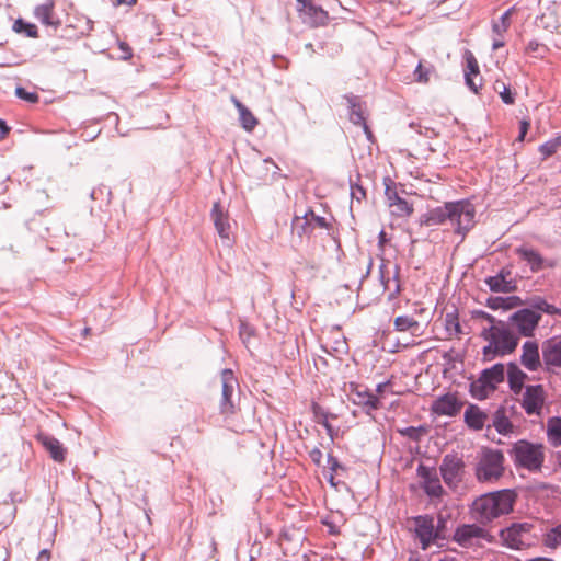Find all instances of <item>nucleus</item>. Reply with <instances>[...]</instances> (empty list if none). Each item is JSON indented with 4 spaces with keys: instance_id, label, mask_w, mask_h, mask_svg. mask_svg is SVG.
Listing matches in <instances>:
<instances>
[{
    "instance_id": "39448f33",
    "label": "nucleus",
    "mask_w": 561,
    "mask_h": 561,
    "mask_svg": "<svg viewBox=\"0 0 561 561\" xmlns=\"http://www.w3.org/2000/svg\"><path fill=\"white\" fill-rule=\"evenodd\" d=\"M477 459L474 476L479 482H495L503 477L505 458L501 450L482 448Z\"/></svg>"
},
{
    "instance_id": "de8ad7c7",
    "label": "nucleus",
    "mask_w": 561,
    "mask_h": 561,
    "mask_svg": "<svg viewBox=\"0 0 561 561\" xmlns=\"http://www.w3.org/2000/svg\"><path fill=\"white\" fill-rule=\"evenodd\" d=\"M15 95L19 99H22L28 103H36L39 99L38 94L36 92H28L22 87H18L15 89Z\"/></svg>"
},
{
    "instance_id": "864d4df0",
    "label": "nucleus",
    "mask_w": 561,
    "mask_h": 561,
    "mask_svg": "<svg viewBox=\"0 0 561 561\" xmlns=\"http://www.w3.org/2000/svg\"><path fill=\"white\" fill-rule=\"evenodd\" d=\"M529 126H530V123L526 119H523L519 124V134H518V137H517V140L518 141H524L525 139V136L529 129Z\"/></svg>"
},
{
    "instance_id": "c85d7f7f",
    "label": "nucleus",
    "mask_w": 561,
    "mask_h": 561,
    "mask_svg": "<svg viewBox=\"0 0 561 561\" xmlns=\"http://www.w3.org/2000/svg\"><path fill=\"white\" fill-rule=\"evenodd\" d=\"M463 417L468 427L474 431H480L485 425L488 414L484 413L478 405L469 404L465 411Z\"/></svg>"
},
{
    "instance_id": "1a4fd4ad",
    "label": "nucleus",
    "mask_w": 561,
    "mask_h": 561,
    "mask_svg": "<svg viewBox=\"0 0 561 561\" xmlns=\"http://www.w3.org/2000/svg\"><path fill=\"white\" fill-rule=\"evenodd\" d=\"M542 364L545 370L557 373L561 369V337L553 336L541 344Z\"/></svg>"
},
{
    "instance_id": "f704fd0d",
    "label": "nucleus",
    "mask_w": 561,
    "mask_h": 561,
    "mask_svg": "<svg viewBox=\"0 0 561 561\" xmlns=\"http://www.w3.org/2000/svg\"><path fill=\"white\" fill-rule=\"evenodd\" d=\"M495 389L488 385V382L479 377L477 380H473L470 383V394L477 400H483L488 398V396L493 392Z\"/></svg>"
},
{
    "instance_id": "6e6552de",
    "label": "nucleus",
    "mask_w": 561,
    "mask_h": 561,
    "mask_svg": "<svg viewBox=\"0 0 561 561\" xmlns=\"http://www.w3.org/2000/svg\"><path fill=\"white\" fill-rule=\"evenodd\" d=\"M439 471L444 482L449 488H456L461 482L465 473L462 457L457 454L445 455L439 466Z\"/></svg>"
},
{
    "instance_id": "cd10ccee",
    "label": "nucleus",
    "mask_w": 561,
    "mask_h": 561,
    "mask_svg": "<svg viewBox=\"0 0 561 561\" xmlns=\"http://www.w3.org/2000/svg\"><path fill=\"white\" fill-rule=\"evenodd\" d=\"M492 426L499 434L508 435L513 433L514 425L510 420L508 410L506 407L501 405L492 415Z\"/></svg>"
},
{
    "instance_id": "c03bdc74",
    "label": "nucleus",
    "mask_w": 561,
    "mask_h": 561,
    "mask_svg": "<svg viewBox=\"0 0 561 561\" xmlns=\"http://www.w3.org/2000/svg\"><path fill=\"white\" fill-rule=\"evenodd\" d=\"M433 71V66H424L422 61H420L414 70L415 81L419 83H427L430 81V75Z\"/></svg>"
},
{
    "instance_id": "13d9d810",
    "label": "nucleus",
    "mask_w": 561,
    "mask_h": 561,
    "mask_svg": "<svg viewBox=\"0 0 561 561\" xmlns=\"http://www.w3.org/2000/svg\"><path fill=\"white\" fill-rule=\"evenodd\" d=\"M119 48H121V50L124 53V58H125V59H128V58H130V57H131V55H133V54H131V48L128 46V44H127V43H125V42H121V43H119Z\"/></svg>"
},
{
    "instance_id": "7c9ffc66",
    "label": "nucleus",
    "mask_w": 561,
    "mask_h": 561,
    "mask_svg": "<svg viewBox=\"0 0 561 561\" xmlns=\"http://www.w3.org/2000/svg\"><path fill=\"white\" fill-rule=\"evenodd\" d=\"M485 283L490 290L494 293H511L516 288L514 282L506 279V276L502 272L495 276L488 277Z\"/></svg>"
},
{
    "instance_id": "7ed1b4c3",
    "label": "nucleus",
    "mask_w": 561,
    "mask_h": 561,
    "mask_svg": "<svg viewBox=\"0 0 561 561\" xmlns=\"http://www.w3.org/2000/svg\"><path fill=\"white\" fill-rule=\"evenodd\" d=\"M504 547L511 550H526L538 543L540 534L538 525L533 519L513 522L499 533Z\"/></svg>"
},
{
    "instance_id": "603ef678",
    "label": "nucleus",
    "mask_w": 561,
    "mask_h": 561,
    "mask_svg": "<svg viewBox=\"0 0 561 561\" xmlns=\"http://www.w3.org/2000/svg\"><path fill=\"white\" fill-rule=\"evenodd\" d=\"M309 457H310L311 461H312L314 465L320 466V465H321V461H322L323 454H322V451L320 450V448L314 447V448H312V449L309 451Z\"/></svg>"
},
{
    "instance_id": "09e8293b",
    "label": "nucleus",
    "mask_w": 561,
    "mask_h": 561,
    "mask_svg": "<svg viewBox=\"0 0 561 561\" xmlns=\"http://www.w3.org/2000/svg\"><path fill=\"white\" fill-rule=\"evenodd\" d=\"M526 53L527 54H536V56H543V54L548 50V48L540 44L539 42L537 41H530L526 48H525Z\"/></svg>"
},
{
    "instance_id": "052dcab7",
    "label": "nucleus",
    "mask_w": 561,
    "mask_h": 561,
    "mask_svg": "<svg viewBox=\"0 0 561 561\" xmlns=\"http://www.w3.org/2000/svg\"><path fill=\"white\" fill-rule=\"evenodd\" d=\"M504 41H503V37H500V36H496L494 39H493V43H492V49L493 50H497L499 48L503 47L504 46Z\"/></svg>"
},
{
    "instance_id": "ea45409f",
    "label": "nucleus",
    "mask_w": 561,
    "mask_h": 561,
    "mask_svg": "<svg viewBox=\"0 0 561 561\" xmlns=\"http://www.w3.org/2000/svg\"><path fill=\"white\" fill-rule=\"evenodd\" d=\"M543 543L546 547L551 549H556L561 545V524L546 534Z\"/></svg>"
},
{
    "instance_id": "e2e57ef3",
    "label": "nucleus",
    "mask_w": 561,
    "mask_h": 561,
    "mask_svg": "<svg viewBox=\"0 0 561 561\" xmlns=\"http://www.w3.org/2000/svg\"><path fill=\"white\" fill-rule=\"evenodd\" d=\"M50 552L47 549H43L38 554V561H49Z\"/></svg>"
},
{
    "instance_id": "f8f14e48",
    "label": "nucleus",
    "mask_w": 561,
    "mask_h": 561,
    "mask_svg": "<svg viewBox=\"0 0 561 561\" xmlns=\"http://www.w3.org/2000/svg\"><path fill=\"white\" fill-rule=\"evenodd\" d=\"M298 12L302 21L310 26L325 25L328 21V12L321 7L316 5L312 0H297Z\"/></svg>"
},
{
    "instance_id": "b1692460",
    "label": "nucleus",
    "mask_w": 561,
    "mask_h": 561,
    "mask_svg": "<svg viewBox=\"0 0 561 561\" xmlns=\"http://www.w3.org/2000/svg\"><path fill=\"white\" fill-rule=\"evenodd\" d=\"M465 60L467 65L465 70L466 84L472 92L478 93L479 88H481V78H479V82L476 81L480 75L478 61L470 50H466Z\"/></svg>"
},
{
    "instance_id": "37998d69",
    "label": "nucleus",
    "mask_w": 561,
    "mask_h": 561,
    "mask_svg": "<svg viewBox=\"0 0 561 561\" xmlns=\"http://www.w3.org/2000/svg\"><path fill=\"white\" fill-rule=\"evenodd\" d=\"M533 307L539 311H542L547 314H561V310L553 305L547 302L543 298H536L533 301Z\"/></svg>"
},
{
    "instance_id": "79ce46f5",
    "label": "nucleus",
    "mask_w": 561,
    "mask_h": 561,
    "mask_svg": "<svg viewBox=\"0 0 561 561\" xmlns=\"http://www.w3.org/2000/svg\"><path fill=\"white\" fill-rule=\"evenodd\" d=\"M561 147V140L557 136L539 147V152L543 156V159L552 156Z\"/></svg>"
},
{
    "instance_id": "393cba45",
    "label": "nucleus",
    "mask_w": 561,
    "mask_h": 561,
    "mask_svg": "<svg viewBox=\"0 0 561 561\" xmlns=\"http://www.w3.org/2000/svg\"><path fill=\"white\" fill-rule=\"evenodd\" d=\"M449 217L448 213V202L443 206L435 207L430 209L425 214L420 216L419 222L421 226L433 227L440 226L447 222V218Z\"/></svg>"
},
{
    "instance_id": "0e129e2a",
    "label": "nucleus",
    "mask_w": 561,
    "mask_h": 561,
    "mask_svg": "<svg viewBox=\"0 0 561 561\" xmlns=\"http://www.w3.org/2000/svg\"><path fill=\"white\" fill-rule=\"evenodd\" d=\"M322 425L325 427V430L328 431L329 435L332 437L333 436V427H332V425L328 421H324L322 423Z\"/></svg>"
},
{
    "instance_id": "72a5a7b5",
    "label": "nucleus",
    "mask_w": 561,
    "mask_h": 561,
    "mask_svg": "<svg viewBox=\"0 0 561 561\" xmlns=\"http://www.w3.org/2000/svg\"><path fill=\"white\" fill-rule=\"evenodd\" d=\"M505 368L504 365L497 363L490 368L482 370L480 377H482L488 385L496 389V386L504 380Z\"/></svg>"
},
{
    "instance_id": "f3484780",
    "label": "nucleus",
    "mask_w": 561,
    "mask_h": 561,
    "mask_svg": "<svg viewBox=\"0 0 561 561\" xmlns=\"http://www.w3.org/2000/svg\"><path fill=\"white\" fill-rule=\"evenodd\" d=\"M463 403L455 393H446L438 397L432 404V411L437 415L456 416Z\"/></svg>"
},
{
    "instance_id": "a211bd4d",
    "label": "nucleus",
    "mask_w": 561,
    "mask_h": 561,
    "mask_svg": "<svg viewBox=\"0 0 561 561\" xmlns=\"http://www.w3.org/2000/svg\"><path fill=\"white\" fill-rule=\"evenodd\" d=\"M537 26L551 33H561V7L553 3L545 9L536 20Z\"/></svg>"
},
{
    "instance_id": "ddd939ff",
    "label": "nucleus",
    "mask_w": 561,
    "mask_h": 561,
    "mask_svg": "<svg viewBox=\"0 0 561 561\" xmlns=\"http://www.w3.org/2000/svg\"><path fill=\"white\" fill-rule=\"evenodd\" d=\"M514 252L516 255L519 256V259H522L528 264L533 273H538L545 267L553 268L557 264L556 261L545 260L536 249L528 244H523L520 247L515 248Z\"/></svg>"
},
{
    "instance_id": "774afa93",
    "label": "nucleus",
    "mask_w": 561,
    "mask_h": 561,
    "mask_svg": "<svg viewBox=\"0 0 561 561\" xmlns=\"http://www.w3.org/2000/svg\"><path fill=\"white\" fill-rule=\"evenodd\" d=\"M528 561H553V560L549 559V558L539 557V558L530 559Z\"/></svg>"
},
{
    "instance_id": "680f3d73",
    "label": "nucleus",
    "mask_w": 561,
    "mask_h": 561,
    "mask_svg": "<svg viewBox=\"0 0 561 561\" xmlns=\"http://www.w3.org/2000/svg\"><path fill=\"white\" fill-rule=\"evenodd\" d=\"M385 268H386L385 263H381L379 266L380 279H381L382 284L385 285V288H387L389 279H387V282L385 280Z\"/></svg>"
},
{
    "instance_id": "a18cd8bd",
    "label": "nucleus",
    "mask_w": 561,
    "mask_h": 561,
    "mask_svg": "<svg viewBox=\"0 0 561 561\" xmlns=\"http://www.w3.org/2000/svg\"><path fill=\"white\" fill-rule=\"evenodd\" d=\"M485 305L492 310L512 309V305H505V297H500V296L488 298Z\"/></svg>"
},
{
    "instance_id": "473e14b6",
    "label": "nucleus",
    "mask_w": 561,
    "mask_h": 561,
    "mask_svg": "<svg viewBox=\"0 0 561 561\" xmlns=\"http://www.w3.org/2000/svg\"><path fill=\"white\" fill-rule=\"evenodd\" d=\"M394 330L398 332H410L412 335H420L421 324L411 316H399L393 322Z\"/></svg>"
},
{
    "instance_id": "bf43d9fd",
    "label": "nucleus",
    "mask_w": 561,
    "mask_h": 561,
    "mask_svg": "<svg viewBox=\"0 0 561 561\" xmlns=\"http://www.w3.org/2000/svg\"><path fill=\"white\" fill-rule=\"evenodd\" d=\"M520 304V299L517 296L505 297V305H512V309Z\"/></svg>"
},
{
    "instance_id": "20e7f679",
    "label": "nucleus",
    "mask_w": 561,
    "mask_h": 561,
    "mask_svg": "<svg viewBox=\"0 0 561 561\" xmlns=\"http://www.w3.org/2000/svg\"><path fill=\"white\" fill-rule=\"evenodd\" d=\"M508 455L516 467L531 472L540 471L545 461L543 446L526 439L515 442L508 450Z\"/></svg>"
},
{
    "instance_id": "4468645a",
    "label": "nucleus",
    "mask_w": 561,
    "mask_h": 561,
    "mask_svg": "<svg viewBox=\"0 0 561 561\" xmlns=\"http://www.w3.org/2000/svg\"><path fill=\"white\" fill-rule=\"evenodd\" d=\"M417 476L422 479V488L431 497H440L444 489L440 484L436 469L420 463L416 469Z\"/></svg>"
},
{
    "instance_id": "a878e982",
    "label": "nucleus",
    "mask_w": 561,
    "mask_h": 561,
    "mask_svg": "<svg viewBox=\"0 0 561 561\" xmlns=\"http://www.w3.org/2000/svg\"><path fill=\"white\" fill-rule=\"evenodd\" d=\"M54 9H55V1L46 0L44 3L35 7L34 16L42 24L57 28L60 25V21H59V19L55 18Z\"/></svg>"
},
{
    "instance_id": "4be33fe9",
    "label": "nucleus",
    "mask_w": 561,
    "mask_h": 561,
    "mask_svg": "<svg viewBox=\"0 0 561 561\" xmlns=\"http://www.w3.org/2000/svg\"><path fill=\"white\" fill-rule=\"evenodd\" d=\"M520 364L529 371H537L542 366L539 345L536 341H526L523 344Z\"/></svg>"
},
{
    "instance_id": "49530a36",
    "label": "nucleus",
    "mask_w": 561,
    "mask_h": 561,
    "mask_svg": "<svg viewBox=\"0 0 561 561\" xmlns=\"http://www.w3.org/2000/svg\"><path fill=\"white\" fill-rule=\"evenodd\" d=\"M304 218L306 219V222L304 226H310L312 221H314V224L319 227V228H325L327 227V220L325 218L323 217H320V216H317L314 215V213L312 210L306 213V215L304 216ZM302 229L305 230V227H302Z\"/></svg>"
},
{
    "instance_id": "412c9836",
    "label": "nucleus",
    "mask_w": 561,
    "mask_h": 561,
    "mask_svg": "<svg viewBox=\"0 0 561 561\" xmlns=\"http://www.w3.org/2000/svg\"><path fill=\"white\" fill-rule=\"evenodd\" d=\"M350 399L354 404L363 405L368 411L379 408V399L376 394L369 392L365 387L359 385H350Z\"/></svg>"
},
{
    "instance_id": "9b49d317",
    "label": "nucleus",
    "mask_w": 561,
    "mask_h": 561,
    "mask_svg": "<svg viewBox=\"0 0 561 561\" xmlns=\"http://www.w3.org/2000/svg\"><path fill=\"white\" fill-rule=\"evenodd\" d=\"M415 537L421 542V548L426 550L438 534L435 530L434 517L431 515H419L413 517Z\"/></svg>"
},
{
    "instance_id": "9d476101",
    "label": "nucleus",
    "mask_w": 561,
    "mask_h": 561,
    "mask_svg": "<svg viewBox=\"0 0 561 561\" xmlns=\"http://www.w3.org/2000/svg\"><path fill=\"white\" fill-rule=\"evenodd\" d=\"M540 319V313L528 308L520 309L510 317V321L516 325L523 336H533Z\"/></svg>"
},
{
    "instance_id": "338daca9",
    "label": "nucleus",
    "mask_w": 561,
    "mask_h": 561,
    "mask_svg": "<svg viewBox=\"0 0 561 561\" xmlns=\"http://www.w3.org/2000/svg\"><path fill=\"white\" fill-rule=\"evenodd\" d=\"M439 561H457L456 558L451 557V556H444L443 558L439 559Z\"/></svg>"
},
{
    "instance_id": "4c0bfd02",
    "label": "nucleus",
    "mask_w": 561,
    "mask_h": 561,
    "mask_svg": "<svg viewBox=\"0 0 561 561\" xmlns=\"http://www.w3.org/2000/svg\"><path fill=\"white\" fill-rule=\"evenodd\" d=\"M13 31L16 33H23L25 36L31 38H37L38 37V31L37 26L33 23H28L24 21L23 19L19 18L13 23Z\"/></svg>"
},
{
    "instance_id": "f03ea898",
    "label": "nucleus",
    "mask_w": 561,
    "mask_h": 561,
    "mask_svg": "<svg viewBox=\"0 0 561 561\" xmlns=\"http://www.w3.org/2000/svg\"><path fill=\"white\" fill-rule=\"evenodd\" d=\"M480 336L488 342L482 348V360L484 363L492 362L496 357H504L512 354L518 345V336H516L503 321H499L494 325L484 328Z\"/></svg>"
},
{
    "instance_id": "4d7b16f0",
    "label": "nucleus",
    "mask_w": 561,
    "mask_h": 561,
    "mask_svg": "<svg viewBox=\"0 0 561 561\" xmlns=\"http://www.w3.org/2000/svg\"><path fill=\"white\" fill-rule=\"evenodd\" d=\"M10 133V127L3 119H0V141L3 140Z\"/></svg>"
},
{
    "instance_id": "5701e85b",
    "label": "nucleus",
    "mask_w": 561,
    "mask_h": 561,
    "mask_svg": "<svg viewBox=\"0 0 561 561\" xmlns=\"http://www.w3.org/2000/svg\"><path fill=\"white\" fill-rule=\"evenodd\" d=\"M36 440L43 445L56 462L65 461L67 450L56 437L46 433H39L36 436Z\"/></svg>"
},
{
    "instance_id": "a19ab883",
    "label": "nucleus",
    "mask_w": 561,
    "mask_h": 561,
    "mask_svg": "<svg viewBox=\"0 0 561 561\" xmlns=\"http://www.w3.org/2000/svg\"><path fill=\"white\" fill-rule=\"evenodd\" d=\"M494 90L499 92L503 103L505 104H514L515 96L514 93H512L508 85H506L503 81L496 80L494 82Z\"/></svg>"
},
{
    "instance_id": "8fccbe9b",
    "label": "nucleus",
    "mask_w": 561,
    "mask_h": 561,
    "mask_svg": "<svg viewBox=\"0 0 561 561\" xmlns=\"http://www.w3.org/2000/svg\"><path fill=\"white\" fill-rule=\"evenodd\" d=\"M351 197L352 201L356 199L357 202H360L366 197V191L362 185L351 181Z\"/></svg>"
},
{
    "instance_id": "6ab92c4d",
    "label": "nucleus",
    "mask_w": 561,
    "mask_h": 561,
    "mask_svg": "<svg viewBox=\"0 0 561 561\" xmlns=\"http://www.w3.org/2000/svg\"><path fill=\"white\" fill-rule=\"evenodd\" d=\"M344 99L347 101L350 110V121L354 125L362 126L368 138L371 136V131L366 124L365 106L360 101L359 96L354 94H345Z\"/></svg>"
},
{
    "instance_id": "f257e3e1",
    "label": "nucleus",
    "mask_w": 561,
    "mask_h": 561,
    "mask_svg": "<svg viewBox=\"0 0 561 561\" xmlns=\"http://www.w3.org/2000/svg\"><path fill=\"white\" fill-rule=\"evenodd\" d=\"M515 502L516 494L513 490L503 489L489 492L473 501L471 508L472 515L479 524L486 525L513 512Z\"/></svg>"
},
{
    "instance_id": "5fc2aeb1",
    "label": "nucleus",
    "mask_w": 561,
    "mask_h": 561,
    "mask_svg": "<svg viewBox=\"0 0 561 561\" xmlns=\"http://www.w3.org/2000/svg\"><path fill=\"white\" fill-rule=\"evenodd\" d=\"M252 329L248 324L242 323L240 325V336L243 339L244 342L248 341L252 336Z\"/></svg>"
},
{
    "instance_id": "aec40b11",
    "label": "nucleus",
    "mask_w": 561,
    "mask_h": 561,
    "mask_svg": "<svg viewBox=\"0 0 561 561\" xmlns=\"http://www.w3.org/2000/svg\"><path fill=\"white\" fill-rule=\"evenodd\" d=\"M386 197L389 206L392 208V213L396 216L409 217L413 213V206L405 199L401 198L396 188H392L390 184L393 182L390 179H386Z\"/></svg>"
},
{
    "instance_id": "2f4dec72",
    "label": "nucleus",
    "mask_w": 561,
    "mask_h": 561,
    "mask_svg": "<svg viewBox=\"0 0 561 561\" xmlns=\"http://www.w3.org/2000/svg\"><path fill=\"white\" fill-rule=\"evenodd\" d=\"M507 378L511 390L514 393H519L527 375L515 363H510L507 366Z\"/></svg>"
},
{
    "instance_id": "c9c22d12",
    "label": "nucleus",
    "mask_w": 561,
    "mask_h": 561,
    "mask_svg": "<svg viewBox=\"0 0 561 561\" xmlns=\"http://www.w3.org/2000/svg\"><path fill=\"white\" fill-rule=\"evenodd\" d=\"M548 442L554 446H561V417H552L547 423Z\"/></svg>"
},
{
    "instance_id": "6e6d98bb",
    "label": "nucleus",
    "mask_w": 561,
    "mask_h": 561,
    "mask_svg": "<svg viewBox=\"0 0 561 561\" xmlns=\"http://www.w3.org/2000/svg\"><path fill=\"white\" fill-rule=\"evenodd\" d=\"M328 465L332 472H336V470L341 468L337 458L333 457L331 454L328 455Z\"/></svg>"
},
{
    "instance_id": "69168bd1",
    "label": "nucleus",
    "mask_w": 561,
    "mask_h": 561,
    "mask_svg": "<svg viewBox=\"0 0 561 561\" xmlns=\"http://www.w3.org/2000/svg\"><path fill=\"white\" fill-rule=\"evenodd\" d=\"M388 382H381V383H378L377 387H376V391L378 393H382L385 388L388 387Z\"/></svg>"
},
{
    "instance_id": "0eeeda50",
    "label": "nucleus",
    "mask_w": 561,
    "mask_h": 561,
    "mask_svg": "<svg viewBox=\"0 0 561 561\" xmlns=\"http://www.w3.org/2000/svg\"><path fill=\"white\" fill-rule=\"evenodd\" d=\"M238 380L231 369L221 371V398L219 401L220 414L229 417L237 413L238 407Z\"/></svg>"
},
{
    "instance_id": "bb28decb",
    "label": "nucleus",
    "mask_w": 561,
    "mask_h": 561,
    "mask_svg": "<svg viewBox=\"0 0 561 561\" xmlns=\"http://www.w3.org/2000/svg\"><path fill=\"white\" fill-rule=\"evenodd\" d=\"M210 217L215 228L221 238L229 237L230 224L227 211L224 210L219 202H215L210 211Z\"/></svg>"
},
{
    "instance_id": "423d86ee",
    "label": "nucleus",
    "mask_w": 561,
    "mask_h": 561,
    "mask_svg": "<svg viewBox=\"0 0 561 561\" xmlns=\"http://www.w3.org/2000/svg\"><path fill=\"white\" fill-rule=\"evenodd\" d=\"M449 217L447 222L454 228V232L462 239L476 225V207L468 199L448 202Z\"/></svg>"
},
{
    "instance_id": "3c124183",
    "label": "nucleus",
    "mask_w": 561,
    "mask_h": 561,
    "mask_svg": "<svg viewBox=\"0 0 561 561\" xmlns=\"http://www.w3.org/2000/svg\"><path fill=\"white\" fill-rule=\"evenodd\" d=\"M472 318L473 319H483L490 323V325L496 324L500 320H496V318L484 310H473L472 311Z\"/></svg>"
},
{
    "instance_id": "e433bc0d",
    "label": "nucleus",
    "mask_w": 561,
    "mask_h": 561,
    "mask_svg": "<svg viewBox=\"0 0 561 561\" xmlns=\"http://www.w3.org/2000/svg\"><path fill=\"white\" fill-rule=\"evenodd\" d=\"M445 322V330L448 333V335H456L459 336L462 334V329L459 322L458 312L455 309L451 312H447L444 319Z\"/></svg>"
},
{
    "instance_id": "c756f323",
    "label": "nucleus",
    "mask_w": 561,
    "mask_h": 561,
    "mask_svg": "<svg viewBox=\"0 0 561 561\" xmlns=\"http://www.w3.org/2000/svg\"><path fill=\"white\" fill-rule=\"evenodd\" d=\"M231 101H232V103L234 104L236 108L239 112V118H240L241 126L247 131H252L255 128V126L257 125V123H259L257 119L255 118V116L236 96H232Z\"/></svg>"
},
{
    "instance_id": "58836bf2",
    "label": "nucleus",
    "mask_w": 561,
    "mask_h": 561,
    "mask_svg": "<svg viewBox=\"0 0 561 561\" xmlns=\"http://www.w3.org/2000/svg\"><path fill=\"white\" fill-rule=\"evenodd\" d=\"M513 8L505 11L499 21H494L492 23V32L496 36L503 37V35L507 32L510 27V16L512 14Z\"/></svg>"
},
{
    "instance_id": "2eb2a0df",
    "label": "nucleus",
    "mask_w": 561,
    "mask_h": 561,
    "mask_svg": "<svg viewBox=\"0 0 561 561\" xmlns=\"http://www.w3.org/2000/svg\"><path fill=\"white\" fill-rule=\"evenodd\" d=\"M488 530L476 524H467L459 526L454 534V540L461 547L469 548L473 545L474 539H489Z\"/></svg>"
},
{
    "instance_id": "dca6fc26",
    "label": "nucleus",
    "mask_w": 561,
    "mask_h": 561,
    "mask_svg": "<svg viewBox=\"0 0 561 561\" xmlns=\"http://www.w3.org/2000/svg\"><path fill=\"white\" fill-rule=\"evenodd\" d=\"M545 403L542 385L527 386L523 396L522 407L528 415L539 414Z\"/></svg>"
}]
</instances>
